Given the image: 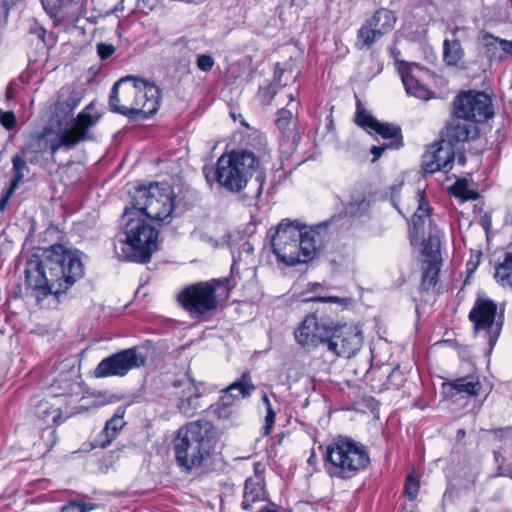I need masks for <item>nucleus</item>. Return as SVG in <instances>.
<instances>
[{
    "label": "nucleus",
    "instance_id": "1",
    "mask_svg": "<svg viewBox=\"0 0 512 512\" xmlns=\"http://www.w3.org/2000/svg\"><path fill=\"white\" fill-rule=\"evenodd\" d=\"M304 303H318L294 330L296 342L306 351L323 346L335 357L350 358L362 347L363 333L359 325L341 323L339 310L332 304L344 307L348 299L339 296H312Z\"/></svg>",
    "mask_w": 512,
    "mask_h": 512
},
{
    "label": "nucleus",
    "instance_id": "2",
    "mask_svg": "<svg viewBox=\"0 0 512 512\" xmlns=\"http://www.w3.org/2000/svg\"><path fill=\"white\" fill-rule=\"evenodd\" d=\"M84 275V265L78 250L63 244H53L42 256L26 262L25 289L38 304L52 295L59 300Z\"/></svg>",
    "mask_w": 512,
    "mask_h": 512
},
{
    "label": "nucleus",
    "instance_id": "3",
    "mask_svg": "<svg viewBox=\"0 0 512 512\" xmlns=\"http://www.w3.org/2000/svg\"><path fill=\"white\" fill-rule=\"evenodd\" d=\"M340 216H333L315 226L298 221L282 220L272 236V251L279 262L287 266L314 260L328 240V228Z\"/></svg>",
    "mask_w": 512,
    "mask_h": 512
},
{
    "label": "nucleus",
    "instance_id": "4",
    "mask_svg": "<svg viewBox=\"0 0 512 512\" xmlns=\"http://www.w3.org/2000/svg\"><path fill=\"white\" fill-rule=\"evenodd\" d=\"M162 92L154 82L127 75L116 81L109 95V109L132 120H146L159 110Z\"/></svg>",
    "mask_w": 512,
    "mask_h": 512
},
{
    "label": "nucleus",
    "instance_id": "5",
    "mask_svg": "<svg viewBox=\"0 0 512 512\" xmlns=\"http://www.w3.org/2000/svg\"><path fill=\"white\" fill-rule=\"evenodd\" d=\"M236 282L232 275L200 280L182 287L176 294L178 306L190 317L208 320L226 307Z\"/></svg>",
    "mask_w": 512,
    "mask_h": 512
},
{
    "label": "nucleus",
    "instance_id": "6",
    "mask_svg": "<svg viewBox=\"0 0 512 512\" xmlns=\"http://www.w3.org/2000/svg\"><path fill=\"white\" fill-rule=\"evenodd\" d=\"M255 144L250 143L252 151L247 148L234 149L222 154L216 162L214 176L220 187L231 193L243 191L252 176L260 169V157L266 153L265 138L256 134Z\"/></svg>",
    "mask_w": 512,
    "mask_h": 512
},
{
    "label": "nucleus",
    "instance_id": "7",
    "mask_svg": "<svg viewBox=\"0 0 512 512\" xmlns=\"http://www.w3.org/2000/svg\"><path fill=\"white\" fill-rule=\"evenodd\" d=\"M218 443V433L207 420L187 423L178 430L173 450L178 464L187 471L198 469L210 459Z\"/></svg>",
    "mask_w": 512,
    "mask_h": 512
},
{
    "label": "nucleus",
    "instance_id": "8",
    "mask_svg": "<svg viewBox=\"0 0 512 512\" xmlns=\"http://www.w3.org/2000/svg\"><path fill=\"white\" fill-rule=\"evenodd\" d=\"M322 451L323 467L331 477L350 480L364 471L370 464V455L365 445L345 435H337Z\"/></svg>",
    "mask_w": 512,
    "mask_h": 512
},
{
    "label": "nucleus",
    "instance_id": "9",
    "mask_svg": "<svg viewBox=\"0 0 512 512\" xmlns=\"http://www.w3.org/2000/svg\"><path fill=\"white\" fill-rule=\"evenodd\" d=\"M411 200L417 207L409 228L410 242L412 245H416L422 240V254L427 258L426 260L442 262L440 253L441 231L436 226H432L431 214L433 209L426 199L425 191L416 190Z\"/></svg>",
    "mask_w": 512,
    "mask_h": 512
},
{
    "label": "nucleus",
    "instance_id": "10",
    "mask_svg": "<svg viewBox=\"0 0 512 512\" xmlns=\"http://www.w3.org/2000/svg\"><path fill=\"white\" fill-rule=\"evenodd\" d=\"M127 221L124 225L126 239L121 248L124 260L146 264L158 250L159 231L145 219L129 217L126 208L123 215Z\"/></svg>",
    "mask_w": 512,
    "mask_h": 512
},
{
    "label": "nucleus",
    "instance_id": "11",
    "mask_svg": "<svg viewBox=\"0 0 512 512\" xmlns=\"http://www.w3.org/2000/svg\"><path fill=\"white\" fill-rule=\"evenodd\" d=\"M175 199L174 189L168 182H152L135 188L131 204L145 217L163 221L172 214Z\"/></svg>",
    "mask_w": 512,
    "mask_h": 512
},
{
    "label": "nucleus",
    "instance_id": "12",
    "mask_svg": "<svg viewBox=\"0 0 512 512\" xmlns=\"http://www.w3.org/2000/svg\"><path fill=\"white\" fill-rule=\"evenodd\" d=\"M474 335L483 334L492 351L504 325L503 311L498 313V304L493 299L478 295L468 314Z\"/></svg>",
    "mask_w": 512,
    "mask_h": 512
},
{
    "label": "nucleus",
    "instance_id": "13",
    "mask_svg": "<svg viewBox=\"0 0 512 512\" xmlns=\"http://www.w3.org/2000/svg\"><path fill=\"white\" fill-rule=\"evenodd\" d=\"M148 356L140 346L119 350L103 358L93 371L96 378L125 377L131 370L147 365Z\"/></svg>",
    "mask_w": 512,
    "mask_h": 512
},
{
    "label": "nucleus",
    "instance_id": "14",
    "mask_svg": "<svg viewBox=\"0 0 512 512\" xmlns=\"http://www.w3.org/2000/svg\"><path fill=\"white\" fill-rule=\"evenodd\" d=\"M456 118L475 123H484L494 115L491 97L481 91L468 90L459 93L453 100Z\"/></svg>",
    "mask_w": 512,
    "mask_h": 512
},
{
    "label": "nucleus",
    "instance_id": "15",
    "mask_svg": "<svg viewBox=\"0 0 512 512\" xmlns=\"http://www.w3.org/2000/svg\"><path fill=\"white\" fill-rule=\"evenodd\" d=\"M396 22L397 17L392 10L383 7L375 10L357 31V48L371 49L378 40L394 30Z\"/></svg>",
    "mask_w": 512,
    "mask_h": 512
},
{
    "label": "nucleus",
    "instance_id": "16",
    "mask_svg": "<svg viewBox=\"0 0 512 512\" xmlns=\"http://www.w3.org/2000/svg\"><path fill=\"white\" fill-rule=\"evenodd\" d=\"M462 119H452L440 131L439 140L458 158V162L465 164V146L471 141L479 138V129L474 123L461 121Z\"/></svg>",
    "mask_w": 512,
    "mask_h": 512
},
{
    "label": "nucleus",
    "instance_id": "17",
    "mask_svg": "<svg viewBox=\"0 0 512 512\" xmlns=\"http://www.w3.org/2000/svg\"><path fill=\"white\" fill-rule=\"evenodd\" d=\"M275 125L281 134L279 140L280 153L282 157L288 159L296 152L301 142L298 118L290 109L283 107L276 112Z\"/></svg>",
    "mask_w": 512,
    "mask_h": 512
},
{
    "label": "nucleus",
    "instance_id": "18",
    "mask_svg": "<svg viewBox=\"0 0 512 512\" xmlns=\"http://www.w3.org/2000/svg\"><path fill=\"white\" fill-rule=\"evenodd\" d=\"M456 156L439 139L427 145L421 157V169L424 174H434L438 171L448 173L452 170Z\"/></svg>",
    "mask_w": 512,
    "mask_h": 512
},
{
    "label": "nucleus",
    "instance_id": "19",
    "mask_svg": "<svg viewBox=\"0 0 512 512\" xmlns=\"http://www.w3.org/2000/svg\"><path fill=\"white\" fill-rule=\"evenodd\" d=\"M266 465L261 461L253 463V475L249 476L244 483L243 499L241 507L245 511H251L253 505L267 498L266 479H265Z\"/></svg>",
    "mask_w": 512,
    "mask_h": 512
},
{
    "label": "nucleus",
    "instance_id": "20",
    "mask_svg": "<svg viewBox=\"0 0 512 512\" xmlns=\"http://www.w3.org/2000/svg\"><path fill=\"white\" fill-rule=\"evenodd\" d=\"M442 389L447 396L478 398L482 394L483 384L480 375L474 371L465 376L446 380L442 383Z\"/></svg>",
    "mask_w": 512,
    "mask_h": 512
},
{
    "label": "nucleus",
    "instance_id": "21",
    "mask_svg": "<svg viewBox=\"0 0 512 512\" xmlns=\"http://www.w3.org/2000/svg\"><path fill=\"white\" fill-rule=\"evenodd\" d=\"M52 398H64V401H79L81 385L73 370L61 371L48 387Z\"/></svg>",
    "mask_w": 512,
    "mask_h": 512
},
{
    "label": "nucleus",
    "instance_id": "22",
    "mask_svg": "<svg viewBox=\"0 0 512 512\" xmlns=\"http://www.w3.org/2000/svg\"><path fill=\"white\" fill-rule=\"evenodd\" d=\"M398 70L408 95L425 101L435 97V93L426 85L420 83V81L412 74V67L410 64L403 63L399 66Z\"/></svg>",
    "mask_w": 512,
    "mask_h": 512
},
{
    "label": "nucleus",
    "instance_id": "23",
    "mask_svg": "<svg viewBox=\"0 0 512 512\" xmlns=\"http://www.w3.org/2000/svg\"><path fill=\"white\" fill-rule=\"evenodd\" d=\"M61 406H55L48 401L47 396L35 406V416L50 429V434L55 435L56 428L63 422Z\"/></svg>",
    "mask_w": 512,
    "mask_h": 512
},
{
    "label": "nucleus",
    "instance_id": "24",
    "mask_svg": "<svg viewBox=\"0 0 512 512\" xmlns=\"http://www.w3.org/2000/svg\"><path fill=\"white\" fill-rule=\"evenodd\" d=\"M123 417L124 412H117L106 421L104 428L94 439V447L106 448L118 437L125 425Z\"/></svg>",
    "mask_w": 512,
    "mask_h": 512
},
{
    "label": "nucleus",
    "instance_id": "25",
    "mask_svg": "<svg viewBox=\"0 0 512 512\" xmlns=\"http://www.w3.org/2000/svg\"><path fill=\"white\" fill-rule=\"evenodd\" d=\"M370 135H379L385 140H389V145L394 150H398L404 146L401 127L389 122L376 121L371 129Z\"/></svg>",
    "mask_w": 512,
    "mask_h": 512
},
{
    "label": "nucleus",
    "instance_id": "26",
    "mask_svg": "<svg viewBox=\"0 0 512 512\" xmlns=\"http://www.w3.org/2000/svg\"><path fill=\"white\" fill-rule=\"evenodd\" d=\"M442 262L437 260H425L422 264V276L420 291L429 292L434 289L439 280Z\"/></svg>",
    "mask_w": 512,
    "mask_h": 512
},
{
    "label": "nucleus",
    "instance_id": "27",
    "mask_svg": "<svg viewBox=\"0 0 512 512\" xmlns=\"http://www.w3.org/2000/svg\"><path fill=\"white\" fill-rule=\"evenodd\" d=\"M348 396L352 400V408L356 410H369L375 413L379 410L380 403L373 396L362 394L359 387H352L348 392Z\"/></svg>",
    "mask_w": 512,
    "mask_h": 512
},
{
    "label": "nucleus",
    "instance_id": "28",
    "mask_svg": "<svg viewBox=\"0 0 512 512\" xmlns=\"http://www.w3.org/2000/svg\"><path fill=\"white\" fill-rule=\"evenodd\" d=\"M239 399V395H236L234 391H227V387L221 391V395L218 401L210 405V409L218 418H228L232 413V407L236 400Z\"/></svg>",
    "mask_w": 512,
    "mask_h": 512
},
{
    "label": "nucleus",
    "instance_id": "29",
    "mask_svg": "<svg viewBox=\"0 0 512 512\" xmlns=\"http://www.w3.org/2000/svg\"><path fill=\"white\" fill-rule=\"evenodd\" d=\"M54 134V130L51 126H44L41 132L36 135L37 146L41 152H45L48 149L51 155L54 156L64 144L62 143V137L59 138H48V136Z\"/></svg>",
    "mask_w": 512,
    "mask_h": 512
},
{
    "label": "nucleus",
    "instance_id": "30",
    "mask_svg": "<svg viewBox=\"0 0 512 512\" xmlns=\"http://www.w3.org/2000/svg\"><path fill=\"white\" fill-rule=\"evenodd\" d=\"M494 278L502 287H512V252H506L495 266Z\"/></svg>",
    "mask_w": 512,
    "mask_h": 512
},
{
    "label": "nucleus",
    "instance_id": "31",
    "mask_svg": "<svg viewBox=\"0 0 512 512\" xmlns=\"http://www.w3.org/2000/svg\"><path fill=\"white\" fill-rule=\"evenodd\" d=\"M370 199L365 192H359L352 195L351 200L346 205V212L352 217H361L370 209Z\"/></svg>",
    "mask_w": 512,
    "mask_h": 512
},
{
    "label": "nucleus",
    "instance_id": "32",
    "mask_svg": "<svg viewBox=\"0 0 512 512\" xmlns=\"http://www.w3.org/2000/svg\"><path fill=\"white\" fill-rule=\"evenodd\" d=\"M255 390L250 371H244L238 379L227 386V391H238L237 395L242 399L250 397Z\"/></svg>",
    "mask_w": 512,
    "mask_h": 512
},
{
    "label": "nucleus",
    "instance_id": "33",
    "mask_svg": "<svg viewBox=\"0 0 512 512\" xmlns=\"http://www.w3.org/2000/svg\"><path fill=\"white\" fill-rule=\"evenodd\" d=\"M464 51L460 41L455 39L450 41L445 39L443 42V58L448 66H456L462 59Z\"/></svg>",
    "mask_w": 512,
    "mask_h": 512
},
{
    "label": "nucleus",
    "instance_id": "34",
    "mask_svg": "<svg viewBox=\"0 0 512 512\" xmlns=\"http://www.w3.org/2000/svg\"><path fill=\"white\" fill-rule=\"evenodd\" d=\"M483 47L486 57L489 60H501L502 59V51H501V39L493 36L492 34L486 32L483 35Z\"/></svg>",
    "mask_w": 512,
    "mask_h": 512
},
{
    "label": "nucleus",
    "instance_id": "35",
    "mask_svg": "<svg viewBox=\"0 0 512 512\" xmlns=\"http://www.w3.org/2000/svg\"><path fill=\"white\" fill-rule=\"evenodd\" d=\"M376 119L372 116L366 109L363 107L361 101L358 99L356 102V111H355V123L357 126L365 130L368 134H371V129L375 125Z\"/></svg>",
    "mask_w": 512,
    "mask_h": 512
},
{
    "label": "nucleus",
    "instance_id": "36",
    "mask_svg": "<svg viewBox=\"0 0 512 512\" xmlns=\"http://www.w3.org/2000/svg\"><path fill=\"white\" fill-rule=\"evenodd\" d=\"M450 191L455 197L460 198L462 201L478 200L480 198V193L470 189L465 179L457 180L451 186Z\"/></svg>",
    "mask_w": 512,
    "mask_h": 512
},
{
    "label": "nucleus",
    "instance_id": "37",
    "mask_svg": "<svg viewBox=\"0 0 512 512\" xmlns=\"http://www.w3.org/2000/svg\"><path fill=\"white\" fill-rule=\"evenodd\" d=\"M61 137L62 143L67 149L73 148L80 142L90 139V135L84 134L74 124L70 128L64 130L61 134Z\"/></svg>",
    "mask_w": 512,
    "mask_h": 512
},
{
    "label": "nucleus",
    "instance_id": "38",
    "mask_svg": "<svg viewBox=\"0 0 512 512\" xmlns=\"http://www.w3.org/2000/svg\"><path fill=\"white\" fill-rule=\"evenodd\" d=\"M12 179L9 183V186L18 188L19 183L25 177V172L29 170L26 161L19 154H16L12 157Z\"/></svg>",
    "mask_w": 512,
    "mask_h": 512
},
{
    "label": "nucleus",
    "instance_id": "39",
    "mask_svg": "<svg viewBox=\"0 0 512 512\" xmlns=\"http://www.w3.org/2000/svg\"><path fill=\"white\" fill-rule=\"evenodd\" d=\"M281 88L276 83L269 81L266 85L259 86L256 98L262 106H270Z\"/></svg>",
    "mask_w": 512,
    "mask_h": 512
},
{
    "label": "nucleus",
    "instance_id": "40",
    "mask_svg": "<svg viewBox=\"0 0 512 512\" xmlns=\"http://www.w3.org/2000/svg\"><path fill=\"white\" fill-rule=\"evenodd\" d=\"M201 392L198 391L196 393V396H189L188 398L182 399V401L177 402V408L178 410L187 417L194 416L198 409L201 408L200 399H201Z\"/></svg>",
    "mask_w": 512,
    "mask_h": 512
},
{
    "label": "nucleus",
    "instance_id": "41",
    "mask_svg": "<svg viewBox=\"0 0 512 512\" xmlns=\"http://www.w3.org/2000/svg\"><path fill=\"white\" fill-rule=\"evenodd\" d=\"M173 385L175 388L180 389L175 393L178 401H182V399L188 398L192 395L196 396V393L200 391L195 381L191 378L176 380L174 381Z\"/></svg>",
    "mask_w": 512,
    "mask_h": 512
},
{
    "label": "nucleus",
    "instance_id": "42",
    "mask_svg": "<svg viewBox=\"0 0 512 512\" xmlns=\"http://www.w3.org/2000/svg\"><path fill=\"white\" fill-rule=\"evenodd\" d=\"M406 383V377L404 372L399 366L393 368L388 374L386 382L384 383L386 390H399L404 387Z\"/></svg>",
    "mask_w": 512,
    "mask_h": 512
},
{
    "label": "nucleus",
    "instance_id": "43",
    "mask_svg": "<svg viewBox=\"0 0 512 512\" xmlns=\"http://www.w3.org/2000/svg\"><path fill=\"white\" fill-rule=\"evenodd\" d=\"M420 490V482L413 474H408L405 478L403 493L409 501L416 500Z\"/></svg>",
    "mask_w": 512,
    "mask_h": 512
},
{
    "label": "nucleus",
    "instance_id": "44",
    "mask_svg": "<svg viewBox=\"0 0 512 512\" xmlns=\"http://www.w3.org/2000/svg\"><path fill=\"white\" fill-rule=\"evenodd\" d=\"M96 123V118L91 115L90 113H87L85 111H82L78 113L74 125L80 129L84 134L89 135V129Z\"/></svg>",
    "mask_w": 512,
    "mask_h": 512
},
{
    "label": "nucleus",
    "instance_id": "45",
    "mask_svg": "<svg viewBox=\"0 0 512 512\" xmlns=\"http://www.w3.org/2000/svg\"><path fill=\"white\" fill-rule=\"evenodd\" d=\"M79 101V99H72L71 104H67L63 101V94H61L56 102L55 110L57 113H62L65 116H68L72 114L74 109L78 106Z\"/></svg>",
    "mask_w": 512,
    "mask_h": 512
},
{
    "label": "nucleus",
    "instance_id": "46",
    "mask_svg": "<svg viewBox=\"0 0 512 512\" xmlns=\"http://www.w3.org/2000/svg\"><path fill=\"white\" fill-rule=\"evenodd\" d=\"M215 65V59L210 54H200L196 59L197 68L205 73L210 72Z\"/></svg>",
    "mask_w": 512,
    "mask_h": 512
},
{
    "label": "nucleus",
    "instance_id": "47",
    "mask_svg": "<svg viewBox=\"0 0 512 512\" xmlns=\"http://www.w3.org/2000/svg\"><path fill=\"white\" fill-rule=\"evenodd\" d=\"M93 508V504H87L80 501H70L62 507L61 512H87Z\"/></svg>",
    "mask_w": 512,
    "mask_h": 512
},
{
    "label": "nucleus",
    "instance_id": "48",
    "mask_svg": "<svg viewBox=\"0 0 512 512\" xmlns=\"http://www.w3.org/2000/svg\"><path fill=\"white\" fill-rule=\"evenodd\" d=\"M0 124H2V126L8 131L13 130L17 126V120L14 112H4L0 109Z\"/></svg>",
    "mask_w": 512,
    "mask_h": 512
},
{
    "label": "nucleus",
    "instance_id": "49",
    "mask_svg": "<svg viewBox=\"0 0 512 512\" xmlns=\"http://www.w3.org/2000/svg\"><path fill=\"white\" fill-rule=\"evenodd\" d=\"M116 51L113 44L100 42L97 44V54L103 61L109 59Z\"/></svg>",
    "mask_w": 512,
    "mask_h": 512
},
{
    "label": "nucleus",
    "instance_id": "50",
    "mask_svg": "<svg viewBox=\"0 0 512 512\" xmlns=\"http://www.w3.org/2000/svg\"><path fill=\"white\" fill-rule=\"evenodd\" d=\"M266 412L267 413H266V416H265V419H264V425L262 427V433H263V435L268 436V435L271 434L273 426L275 424L276 412L274 411V409L266 410Z\"/></svg>",
    "mask_w": 512,
    "mask_h": 512
},
{
    "label": "nucleus",
    "instance_id": "51",
    "mask_svg": "<svg viewBox=\"0 0 512 512\" xmlns=\"http://www.w3.org/2000/svg\"><path fill=\"white\" fill-rule=\"evenodd\" d=\"M64 0H57L56 3L50 5L47 2L42 1L43 8L46 13L53 19L57 18L59 15L60 7L63 4Z\"/></svg>",
    "mask_w": 512,
    "mask_h": 512
},
{
    "label": "nucleus",
    "instance_id": "52",
    "mask_svg": "<svg viewBox=\"0 0 512 512\" xmlns=\"http://www.w3.org/2000/svg\"><path fill=\"white\" fill-rule=\"evenodd\" d=\"M30 34L35 35L44 44H47V41H46L47 30L43 26L38 24L37 22H35L34 25L31 26Z\"/></svg>",
    "mask_w": 512,
    "mask_h": 512
},
{
    "label": "nucleus",
    "instance_id": "53",
    "mask_svg": "<svg viewBox=\"0 0 512 512\" xmlns=\"http://www.w3.org/2000/svg\"><path fill=\"white\" fill-rule=\"evenodd\" d=\"M285 70L281 67V64L277 62L274 65V74L273 79L270 81L272 83H276L278 86L283 87L285 84H282V77L284 75Z\"/></svg>",
    "mask_w": 512,
    "mask_h": 512
},
{
    "label": "nucleus",
    "instance_id": "54",
    "mask_svg": "<svg viewBox=\"0 0 512 512\" xmlns=\"http://www.w3.org/2000/svg\"><path fill=\"white\" fill-rule=\"evenodd\" d=\"M16 191V188L9 186L5 192L2 194V197L0 199V211H4L7 207V204Z\"/></svg>",
    "mask_w": 512,
    "mask_h": 512
},
{
    "label": "nucleus",
    "instance_id": "55",
    "mask_svg": "<svg viewBox=\"0 0 512 512\" xmlns=\"http://www.w3.org/2000/svg\"><path fill=\"white\" fill-rule=\"evenodd\" d=\"M387 149H392V147H390L387 144L380 146L373 145L370 149V152L373 156L372 162H376L382 156L383 152L386 151Z\"/></svg>",
    "mask_w": 512,
    "mask_h": 512
},
{
    "label": "nucleus",
    "instance_id": "56",
    "mask_svg": "<svg viewBox=\"0 0 512 512\" xmlns=\"http://www.w3.org/2000/svg\"><path fill=\"white\" fill-rule=\"evenodd\" d=\"M480 224L482 226V228L486 231V232H489L490 229H491V226H492V218H491V215H489L488 213H485L484 215L481 216V219H480Z\"/></svg>",
    "mask_w": 512,
    "mask_h": 512
},
{
    "label": "nucleus",
    "instance_id": "57",
    "mask_svg": "<svg viewBox=\"0 0 512 512\" xmlns=\"http://www.w3.org/2000/svg\"><path fill=\"white\" fill-rule=\"evenodd\" d=\"M501 51H502V59L506 55L512 54V43L509 40L501 39Z\"/></svg>",
    "mask_w": 512,
    "mask_h": 512
},
{
    "label": "nucleus",
    "instance_id": "58",
    "mask_svg": "<svg viewBox=\"0 0 512 512\" xmlns=\"http://www.w3.org/2000/svg\"><path fill=\"white\" fill-rule=\"evenodd\" d=\"M257 512H282V509L275 503L271 502L269 505H265L260 508Z\"/></svg>",
    "mask_w": 512,
    "mask_h": 512
},
{
    "label": "nucleus",
    "instance_id": "59",
    "mask_svg": "<svg viewBox=\"0 0 512 512\" xmlns=\"http://www.w3.org/2000/svg\"><path fill=\"white\" fill-rule=\"evenodd\" d=\"M392 202H393V205L394 207L398 210V212L405 216L406 214L410 213L411 209L409 207H402L401 205H399L398 203H396V201L394 200V197L392 198Z\"/></svg>",
    "mask_w": 512,
    "mask_h": 512
},
{
    "label": "nucleus",
    "instance_id": "60",
    "mask_svg": "<svg viewBox=\"0 0 512 512\" xmlns=\"http://www.w3.org/2000/svg\"><path fill=\"white\" fill-rule=\"evenodd\" d=\"M511 430H512V427L508 426V427H501V428L491 429L490 433L493 434L494 436H500L504 432L511 431Z\"/></svg>",
    "mask_w": 512,
    "mask_h": 512
},
{
    "label": "nucleus",
    "instance_id": "61",
    "mask_svg": "<svg viewBox=\"0 0 512 512\" xmlns=\"http://www.w3.org/2000/svg\"><path fill=\"white\" fill-rule=\"evenodd\" d=\"M261 400L264 403L266 410L273 409L272 404L269 400V397L265 392L262 393Z\"/></svg>",
    "mask_w": 512,
    "mask_h": 512
},
{
    "label": "nucleus",
    "instance_id": "62",
    "mask_svg": "<svg viewBox=\"0 0 512 512\" xmlns=\"http://www.w3.org/2000/svg\"><path fill=\"white\" fill-rule=\"evenodd\" d=\"M321 287V284L320 283H317V282H309L307 284V291L309 292H313V291H316L318 288Z\"/></svg>",
    "mask_w": 512,
    "mask_h": 512
},
{
    "label": "nucleus",
    "instance_id": "63",
    "mask_svg": "<svg viewBox=\"0 0 512 512\" xmlns=\"http://www.w3.org/2000/svg\"><path fill=\"white\" fill-rule=\"evenodd\" d=\"M317 461V455L315 453V450L312 448L311 454L307 460L308 465H314Z\"/></svg>",
    "mask_w": 512,
    "mask_h": 512
},
{
    "label": "nucleus",
    "instance_id": "64",
    "mask_svg": "<svg viewBox=\"0 0 512 512\" xmlns=\"http://www.w3.org/2000/svg\"><path fill=\"white\" fill-rule=\"evenodd\" d=\"M466 437V430L464 428H460L456 432V438L458 440H462Z\"/></svg>",
    "mask_w": 512,
    "mask_h": 512
}]
</instances>
